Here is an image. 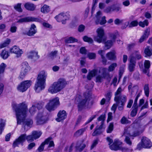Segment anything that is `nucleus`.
I'll return each instance as SVG.
<instances>
[{
    "label": "nucleus",
    "mask_w": 152,
    "mask_h": 152,
    "mask_svg": "<svg viewBox=\"0 0 152 152\" xmlns=\"http://www.w3.org/2000/svg\"><path fill=\"white\" fill-rule=\"evenodd\" d=\"M13 107L16 113L17 124H20L21 122L24 121L26 117L27 106L23 102L18 104H14Z\"/></svg>",
    "instance_id": "obj_1"
},
{
    "label": "nucleus",
    "mask_w": 152,
    "mask_h": 152,
    "mask_svg": "<svg viewBox=\"0 0 152 152\" xmlns=\"http://www.w3.org/2000/svg\"><path fill=\"white\" fill-rule=\"evenodd\" d=\"M96 75V81L97 82L101 83L104 79L109 75V73L107 72V69L103 68L101 70H98L97 69H94L88 73L87 76V79L90 80L92 78Z\"/></svg>",
    "instance_id": "obj_2"
},
{
    "label": "nucleus",
    "mask_w": 152,
    "mask_h": 152,
    "mask_svg": "<svg viewBox=\"0 0 152 152\" xmlns=\"http://www.w3.org/2000/svg\"><path fill=\"white\" fill-rule=\"evenodd\" d=\"M123 91L121 87H120L115 93L114 101L116 102V104L118 106V110L120 111L123 110L127 100L125 95L121 94Z\"/></svg>",
    "instance_id": "obj_3"
},
{
    "label": "nucleus",
    "mask_w": 152,
    "mask_h": 152,
    "mask_svg": "<svg viewBox=\"0 0 152 152\" xmlns=\"http://www.w3.org/2000/svg\"><path fill=\"white\" fill-rule=\"evenodd\" d=\"M47 77V74L44 71H41L38 75L35 85V90L37 92H39L45 88Z\"/></svg>",
    "instance_id": "obj_4"
},
{
    "label": "nucleus",
    "mask_w": 152,
    "mask_h": 152,
    "mask_svg": "<svg viewBox=\"0 0 152 152\" xmlns=\"http://www.w3.org/2000/svg\"><path fill=\"white\" fill-rule=\"evenodd\" d=\"M90 100V96L88 93H84L83 96L77 95L75 98V101L78 102V110L81 111L84 107L88 106Z\"/></svg>",
    "instance_id": "obj_5"
},
{
    "label": "nucleus",
    "mask_w": 152,
    "mask_h": 152,
    "mask_svg": "<svg viewBox=\"0 0 152 152\" xmlns=\"http://www.w3.org/2000/svg\"><path fill=\"white\" fill-rule=\"evenodd\" d=\"M66 84V82L64 79L60 78L50 87L48 91L52 94L57 93L63 89Z\"/></svg>",
    "instance_id": "obj_6"
},
{
    "label": "nucleus",
    "mask_w": 152,
    "mask_h": 152,
    "mask_svg": "<svg viewBox=\"0 0 152 152\" xmlns=\"http://www.w3.org/2000/svg\"><path fill=\"white\" fill-rule=\"evenodd\" d=\"M26 140L28 142H32L34 141V139L32 134L27 136L25 134H22L14 142L12 145L13 147L15 148L18 146L20 144L23 145V143L25 142Z\"/></svg>",
    "instance_id": "obj_7"
},
{
    "label": "nucleus",
    "mask_w": 152,
    "mask_h": 152,
    "mask_svg": "<svg viewBox=\"0 0 152 152\" xmlns=\"http://www.w3.org/2000/svg\"><path fill=\"white\" fill-rule=\"evenodd\" d=\"M52 138L50 137L45 139V141L42 142L41 145L38 148L37 151L38 152H41L43 151L45 146L47 145V149L48 150H51V148L54 147V144L53 141L51 140Z\"/></svg>",
    "instance_id": "obj_8"
},
{
    "label": "nucleus",
    "mask_w": 152,
    "mask_h": 152,
    "mask_svg": "<svg viewBox=\"0 0 152 152\" xmlns=\"http://www.w3.org/2000/svg\"><path fill=\"white\" fill-rule=\"evenodd\" d=\"M60 105L59 99L56 97L50 100L46 106V108L49 111L54 110Z\"/></svg>",
    "instance_id": "obj_9"
},
{
    "label": "nucleus",
    "mask_w": 152,
    "mask_h": 152,
    "mask_svg": "<svg viewBox=\"0 0 152 152\" xmlns=\"http://www.w3.org/2000/svg\"><path fill=\"white\" fill-rule=\"evenodd\" d=\"M31 80H26L21 82L17 86V90L20 92H23L26 91L31 85Z\"/></svg>",
    "instance_id": "obj_10"
},
{
    "label": "nucleus",
    "mask_w": 152,
    "mask_h": 152,
    "mask_svg": "<svg viewBox=\"0 0 152 152\" xmlns=\"http://www.w3.org/2000/svg\"><path fill=\"white\" fill-rule=\"evenodd\" d=\"M22 68L20 75L18 77L19 79L21 80L23 79L28 72L30 70V66L27 62H24L22 63Z\"/></svg>",
    "instance_id": "obj_11"
},
{
    "label": "nucleus",
    "mask_w": 152,
    "mask_h": 152,
    "mask_svg": "<svg viewBox=\"0 0 152 152\" xmlns=\"http://www.w3.org/2000/svg\"><path fill=\"white\" fill-rule=\"evenodd\" d=\"M97 33V36L94 37V40L99 43L104 41L105 39L103 38L104 35V31L103 28H99L96 30Z\"/></svg>",
    "instance_id": "obj_12"
},
{
    "label": "nucleus",
    "mask_w": 152,
    "mask_h": 152,
    "mask_svg": "<svg viewBox=\"0 0 152 152\" xmlns=\"http://www.w3.org/2000/svg\"><path fill=\"white\" fill-rule=\"evenodd\" d=\"M101 15L102 13L100 11H98L97 12L96 15V20L95 21V23L96 24H100L101 25H103L106 22V17L105 16L102 17L100 20Z\"/></svg>",
    "instance_id": "obj_13"
},
{
    "label": "nucleus",
    "mask_w": 152,
    "mask_h": 152,
    "mask_svg": "<svg viewBox=\"0 0 152 152\" xmlns=\"http://www.w3.org/2000/svg\"><path fill=\"white\" fill-rule=\"evenodd\" d=\"M47 117L44 115L42 112L39 113L36 117L37 122L38 124H41L45 123L47 120Z\"/></svg>",
    "instance_id": "obj_14"
},
{
    "label": "nucleus",
    "mask_w": 152,
    "mask_h": 152,
    "mask_svg": "<svg viewBox=\"0 0 152 152\" xmlns=\"http://www.w3.org/2000/svg\"><path fill=\"white\" fill-rule=\"evenodd\" d=\"M33 21L40 22V20L34 17H28L19 19L17 21V23H22Z\"/></svg>",
    "instance_id": "obj_15"
},
{
    "label": "nucleus",
    "mask_w": 152,
    "mask_h": 152,
    "mask_svg": "<svg viewBox=\"0 0 152 152\" xmlns=\"http://www.w3.org/2000/svg\"><path fill=\"white\" fill-rule=\"evenodd\" d=\"M69 16L65 14L61 13L55 17V18L58 22H62L64 24L66 23L65 20H68L69 18Z\"/></svg>",
    "instance_id": "obj_16"
},
{
    "label": "nucleus",
    "mask_w": 152,
    "mask_h": 152,
    "mask_svg": "<svg viewBox=\"0 0 152 152\" xmlns=\"http://www.w3.org/2000/svg\"><path fill=\"white\" fill-rule=\"evenodd\" d=\"M151 66L150 62L148 60H145L144 62V68L142 69L143 73L146 74L148 77L150 76L149 68Z\"/></svg>",
    "instance_id": "obj_17"
},
{
    "label": "nucleus",
    "mask_w": 152,
    "mask_h": 152,
    "mask_svg": "<svg viewBox=\"0 0 152 152\" xmlns=\"http://www.w3.org/2000/svg\"><path fill=\"white\" fill-rule=\"evenodd\" d=\"M142 143L143 148H150L152 146V143L148 138L144 137L141 140Z\"/></svg>",
    "instance_id": "obj_18"
},
{
    "label": "nucleus",
    "mask_w": 152,
    "mask_h": 152,
    "mask_svg": "<svg viewBox=\"0 0 152 152\" xmlns=\"http://www.w3.org/2000/svg\"><path fill=\"white\" fill-rule=\"evenodd\" d=\"M142 56L139 50H134L130 56V59L136 61V59L140 60Z\"/></svg>",
    "instance_id": "obj_19"
},
{
    "label": "nucleus",
    "mask_w": 152,
    "mask_h": 152,
    "mask_svg": "<svg viewBox=\"0 0 152 152\" xmlns=\"http://www.w3.org/2000/svg\"><path fill=\"white\" fill-rule=\"evenodd\" d=\"M122 144V142L118 140H115L113 144L110 145V148L112 150L117 151L119 150L120 145Z\"/></svg>",
    "instance_id": "obj_20"
},
{
    "label": "nucleus",
    "mask_w": 152,
    "mask_h": 152,
    "mask_svg": "<svg viewBox=\"0 0 152 152\" xmlns=\"http://www.w3.org/2000/svg\"><path fill=\"white\" fill-rule=\"evenodd\" d=\"M66 113L65 110H60L57 114L58 118L56 119V120L58 122H60L65 119L66 118Z\"/></svg>",
    "instance_id": "obj_21"
},
{
    "label": "nucleus",
    "mask_w": 152,
    "mask_h": 152,
    "mask_svg": "<svg viewBox=\"0 0 152 152\" xmlns=\"http://www.w3.org/2000/svg\"><path fill=\"white\" fill-rule=\"evenodd\" d=\"M10 52L11 53H14L16 54L18 57L20 56L23 53L22 50L20 49L18 47L16 46H14L10 49Z\"/></svg>",
    "instance_id": "obj_22"
},
{
    "label": "nucleus",
    "mask_w": 152,
    "mask_h": 152,
    "mask_svg": "<svg viewBox=\"0 0 152 152\" xmlns=\"http://www.w3.org/2000/svg\"><path fill=\"white\" fill-rule=\"evenodd\" d=\"M136 61L129 59V63L128 65V69L130 72H133L135 69Z\"/></svg>",
    "instance_id": "obj_23"
},
{
    "label": "nucleus",
    "mask_w": 152,
    "mask_h": 152,
    "mask_svg": "<svg viewBox=\"0 0 152 152\" xmlns=\"http://www.w3.org/2000/svg\"><path fill=\"white\" fill-rule=\"evenodd\" d=\"M36 32V26L34 24H32L29 30L27 32L26 34L28 36H31L34 35Z\"/></svg>",
    "instance_id": "obj_24"
},
{
    "label": "nucleus",
    "mask_w": 152,
    "mask_h": 152,
    "mask_svg": "<svg viewBox=\"0 0 152 152\" xmlns=\"http://www.w3.org/2000/svg\"><path fill=\"white\" fill-rule=\"evenodd\" d=\"M104 130L103 125H101L99 127H96V129L92 133L93 136H96L97 135L101 134Z\"/></svg>",
    "instance_id": "obj_25"
},
{
    "label": "nucleus",
    "mask_w": 152,
    "mask_h": 152,
    "mask_svg": "<svg viewBox=\"0 0 152 152\" xmlns=\"http://www.w3.org/2000/svg\"><path fill=\"white\" fill-rule=\"evenodd\" d=\"M134 130V128L131 127L125 128L122 136H131L132 131Z\"/></svg>",
    "instance_id": "obj_26"
},
{
    "label": "nucleus",
    "mask_w": 152,
    "mask_h": 152,
    "mask_svg": "<svg viewBox=\"0 0 152 152\" xmlns=\"http://www.w3.org/2000/svg\"><path fill=\"white\" fill-rule=\"evenodd\" d=\"M32 124L33 121L31 119L26 120L23 122V125L24 128V129L26 130V131L27 130L31 128Z\"/></svg>",
    "instance_id": "obj_27"
},
{
    "label": "nucleus",
    "mask_w": 152,
    "mask_h": 152,
    "mask_svg": "<svg viewBox=\"0 0 152 152\" xmlns=\"http://www.w3.org/2000/svg\"><path fill=\"white\" fill-rule=\"evenodd\" d=\"M28 58L34 60L37 59L39 58V56L38 55V52L35 51L30 52L28 53Z\"/></svg>",
    "instance_id": "obj_28"
},
{
    "label": "nucleus",
    "mask_w": 152,
    "mask_h": 152,
    "mask_svg": "<svg viewBox=\"0 0 152 152\" xmlns=\"http://www.w3.org/2000/svg\"><path fill=\"white\" fill-rule=\"evenodd\" d=\"M115 54L116 52L115 51H112L106 54V57L109 60H115L116 58V56L115 55Z\"/></svg>",
    "instance_id": "obj_29"
},
{
    "label": "nucleus",
    "mask_w": 152,
    "mask_h": 152,
    "mask_svg": "<svg viewBox=\"0 0 152 152\" xmlns=\"http://www.w3.org/2000/svg\"><path fill=\"white\" fill-rule=\"evenodd\" d=\"M144 53L145 57L150 56L152 55V48L149 46H146L145 48Z\"/></svg>",
    "instance_id": "obj_30"
},
{
    "label": "nucleus",
    "mask_w": 152,
    "mask_h": 152,
    "mask_svg": "<svg viewBox=\"0 0 152 152\" xmlns=\"http://www.w3.org/2000/svg\"><path fill=\"white\" fill-rule=\"evenodd\" d=\"M24 7L27 10L30 11L34 10L36 8L34 4L29 2L26 3L24 5Z\"/></svg>",
    "instance_id": "obj_31"
},
{
    "label": "nucleus",
    "mask_w": 152,
    "mask_h": 152,
    "mask_svg": "<svg viewBox=\"0 0 152 152\" xmlns=\"http://www.w3.org/2000/svg\"><path fill=\"white\" fill-rule=\"evenodd\" d=\"M0 56L3 59H6L10 56V55L8 52L5 49H4L2 51L0 54Z\"/></svg>",
    "instance_id": "obj_32"
},
{
    "label": "nucleus",
    "mask_w": 152,
    "mask_h": 152,
    "mask_svg": "<svg viewBox=\"0 0 152 152\" xmlns=\"http://www.w3.org/2000/svg\"><path fill=\"white\" fill-rule=\"evenodd\" d=\"M6 66V65L4 63H2L0 65V80L3 77L2 74L4 73Z\"/></svg>",
    "instance_id": "obj_33"
},
{
    "label": "nucleus",
    "mask_w": 152,
    "mask_h": 152,
    "mask_svg": "<svg viewBox=\"0 0 152 152\" xmlns=\"http://www.w3.org/2000/svg\"><path fill=\"white\" fill-rule=\"evenodd\" d=\"M6 121L2 119H0V134L2 133L5 126Z\"/></svg>",
    "instance_id": "obj_34"
},
{
    "label": "nucleus",
    "mask_w": 152,
    "mask_h": 152,
    "mask_svg": "<svg viewBox=\"0 0 152 152\" xmlns=\"http://www.w3.org/2000/svg\"><path fill=\"white\" fill-rule=\"evenodd\" d=\"M86 129L83 128L77 130L74 134V136L77 137L83 135V133L85 131Z\"/></svg>",
    "instance_id": "obj_35"
},
{
    "label": "nucleus",
    "mask_w": 152,
    "mask_h": 152,
    "mask_svg": "<svg viewBox=\"0 0 152 152\" xmlns=\"http://www.w3.org/2000/svg\"><path fill=\"white\" fill-rule=\"evenodd\" d=\"M77 40L75 38L72 37H69V38H66L65 40V42L66 43H73L75 42H77Z\"/></svg>",
    "instance_id": "obj_36"
},
{
    "label": "nucleus",
    "mask_w": 152,
    "mask_h": 152,
    "mask_svg": "<svg viewBox=\"0 0 152 152\" xmlns=\"http://www.w3.org/2000/svg\"><path fill=\"white\" fill-rule=\"evenodd\" d=\"M42 134L41 132H38L36 131H34L32 133V135L34 139L39 138Z\"/></svg>",
    "instance_id": "obj_37"
},
{
    "label": "nucleus",
    "mask_w": 152,
    "mask_h": 152,
    "mask_svg": "<svg viewBox=\"0 0 152 152\" xmlns=\"http://www.w3.org/2000/svg\"><path fill=\"white\" fill-rule=\"evenodd\" d=\"M113 42L112 40H108L105 42V49L106 50L110 48L113 45Z\"/></svg>",
    "instance_id": "obj_38"
},
{
    "label": "nucleus",
    "mask_w": 152,
    "mask_h": 152,
    "mask_svg": "<svg viewBox=\"0 0 152 152\" xmlns=\"http://www.w3.org/2000/svg\"><path fill=\"white\" fill-rule=\"evenodd\" d=\"M10 40L9 39H7L3 43L0 44V49L7 46L10 43Z\"/></svg>",
    "instance_id": "obj_39"
},
{
    "label": "nucleus",
    "mask_w": 152,
    "mask_h": 152,
    "mask_svg": "<svg viewBox=\"0 0 152 152\" xmlns=\"http://www.w3.org/2000/svg\"><path fill=\"white\" fill-rule=\"evenodd\" d=\"M41 11L44 13H47L50 10L49 7L47 5H44L41 9Z\"/></svg>",
    "instance_id": "obj_40"
},
{
    "label": "nucleus",
    "mask_w": 152,
    "mask_h": 152,
    "mask_svg": "<svg viewBox=\"0 0 152 152\" xmlns=\"http://www.w3.org/2000/svg\"><path fill=\"white\" fill-rule=\"evenodd\" d=\"M138 107V106L136 107L133 106L132 107L133 109L130 114L132 117H134L136 115Z\"/></svg>",
    "instance_id": "obj_41"
},
{
    "label": "nucleus",
    "mask_w": 152,
    "mask_h": 152,
    "mask_svg": "<svg viewBox=\"0 0 152 152\" xmlns=\"http://www.w3.org/2000/svg\"><path fill=\"white\" fill-rule=\"evenodd\" d=\"M117 66V64L116 63H112L109 66L108 68V70L109 72L113 71L115 68Z\"/></svg>",
    "instance_id": "obj_42"
},
{
    "label": "nucleus",
    "mask_w": 152,
    "mask_h": 152,
    "mask_svg": "<svg viewBox=\"0 0 152 152\" xmlns=\"http://www.w3.org/2000/svg\"><path fill=\"white\" fill-rule=\"evenodd\" d=\"M148 84H145L144 87V90L146 96L148 97L149 95V88Z\"/></svg>",
    "instance_id": "obj_43"
},
{
    "label": "nucleus",
    "mask_w": 152,
    "mask_h": 152,
    "mask_svg": "<svg viewBox=\"0 0 152 152\" xmlns=\"http://www.w3.org/2000/svg\"><path fill=\"white\" fill-rule=\"evenodd\" d=\"M114 125L112 123H110L107 129V132L108 133H110L112 132L113 129Z\"/></svg>",
    "instance_id": "obj_44"
},
{
    "label": "nucleus",
    "mask_w": 152,
    "mask_h": 152,
    "mask_svg": "<svg viewBox=\"0 0 152 152\" xmlns=\"http://www.w3.org/2000/svg\"><path fill=\"white\" fill-rule=\"evenodd\" d=\"M120 122L122 124H127L130 123L131 121H129L124 116H123L121 119Z\"/></svg>",
    "instance_id": "obj_45"
},
{
    "label": "nucleus",
    "mask_w": 152,
    "mask_h": 152,
    "mask_svg": "<svg viewBox=\"0 0 152 152\" xmlns=\"http://www.w3.org/2000/svg\"><path fill=\"white\" fill-rule=\"evenodd\" d=\"M83 39L85 42H88L89 43L91 44L93 42V40L91 38L86 36H84L83 38Z\"/></svg>",
    "instance_id": "obj_46"
},
{
    "label": "nucleus",
    "mask_w": 152,
    "mask_h": 152,
    "mask_svg": "<svg viewBox=\"0 0 152 152\" xmlns=\"http://www.w3.org/2000/svg\"><path fill=\"white\" fill-rule=\"evenodd\" d=\"M37 111V110L35 106V105L32 104V107L30 108L29 112L32 115H34Z\"/></svg>",
    "instance_id": "obj_47"
},
{
    "label": "nucleus",
    "mask_w": 152,
    "mask_h": 152,
    "mask_svg": "<svg viewBox=\"0 0 152 152\" xmlns=\"http://www.w3.org/2000/svg\"><path fill=\"white\" fill-rule=\"evenodd\" d=\"M105 114H102L98 118L97 120L98 121H101V125H103L104 122L105 120Z\"/></svg>",
    "instance_id": "obj_48"
},
{
    "label": "nucleus",
    "mask_w": 152,
    "mask_h": 152,
    "mask_svg": "<svg viewBox=\"0 0 152 152\" xmlns=\"http://www.w3.org/2000/svg\"><path fill=\"white\" fill-rule=\"evenodd\" d=\"M44 102H38L35 103L34 105H35V106H36L37 109L39 110L42 109L43 105Z\"/></svg>",
    "instance_id": "obj_49"
},
{
    "label": "nucleus",
    "mask_w": 152,
    "mask_h": 152,
    "mask_svg": "<svg viewBox=\"0 0 152 152\" xmlns=\"http://www.w3.org/2000/svg\"><path fill=\"white\" fill-rule=\"evenodd\" d=\"M21 4L18 3L14 6V8L17 11L19 12H21L22 11V10L21 8Z\"/></svg>",
    "instance_id": "obj_50"
},
{
    "label": "nucleus",
    "mask_w": 152,
    "mask_h": 152,
    "mask_svg": "<svg viewBox=\"0 0 152 152\" xmlns=\"http://www.w3.org/2000/svg\"><path fill=\"white\" fill-rule=\"evenodd\" d=\"M125 138L124 140L125 142L129 146H131L132 145V141L129 138V136H124Z\"/></svg>",
    "instance_id": "obj_51"
},
{
    "label": "nucleus",
    "mask_w": 152,
    "mask_h": 152,
    "mask_svg": "<svg viewBox=\"0 0 152 152\" xmlns=\"http://www.w3.org/2000/svg\"><path fill=\"white\" fill-rule=\"evenodd\" d=\"M148 24V20H145L143 22L140 21L139 23V25L142 27H144L145 25L147 26Z\"/></svg>",
    "instance_id": "obj_52"
},
{
    "label": "nucleus",
    "mask_w": 152,
    "mask_h": 152,
    "mask_svg": "<svg viewBox=\"0 0 152 152\" xmlns=\"http://www.w3.org/2000/svg\"><path fill=\"white\" fill-rule=\"evenodd\" d=\"M85 147L86 145L84 144H81L80 146H79L78 142H77L76 146L77 149L79 151H81Z\"/></svg>",
    "instance_id": "obj_53"
},
{
    "label": "nucleus",
    "mask_w": 152,
    "mask_h": 152,
    "mask_svg": "<svg viewBox=\"0 0 152 152\" xmlns=\"http://www.w3.org/2000/svg\"><path fill=\"white\" fill-rule=\"evenodd\" d=\"M137 87V86H134L132 87V83H130L128 86V89L129 91V92H131L132 94V92L134 91L135 88Z\"/></svg>",
    "instance_id": "obj_54"
},
{
    "label": "nucleus",
    "mask_w": 152,
    "mask_h": 152,
    "mask_svg": "<svg viewBox=\"0 0 152 152\" xmlns=\"http://www.w3.org/2000/svg\"><path fill=\"white\" fill-rule=\"evenodd\" d=\"M112 12L115 11L117 12L119 11L121 9L120 7L116 5H112Z\"/></svg>",
    "instance_id": "obj_55"
},
{
    "label": "nucleus",
    "mask_w": 152,
    "mask_h": 152,
    "mask_svg": "<svg viewBox=\"0 0 152 152\" xmlns=\"http://www.w3.org/2000/svg\"><path fill=\"white\" fill-rule=\"evenodd\" d=\"M140 74L139 72H135L133 75V77L136 80H140Z\"/></svg>",
    "instance_id": "obj_56"
},
{
    "label": "nucleus",
    "mask_w": 152,
    "mask_h": 152,
    "mask_svg": "<svg viewBox=\"0 0 152 152\" xmlns=\"http://www.w3.org/2000/svg\"><path fill=\"white\" fill-rule=\"evenodd\" d=\"M138 23L137 20H134L131 22L129 26L130 28L136 26H137Z\"/></svg>",
    "instance_id": "obj_57"
},
{
    "label": "nucleus",
    "mask_w": 152,
    "mask_h": 152,
    "mask_svg": "<svg viewBox=\"0 0 152 152\" xmlns=\"http://www.w3.org/2000/svg\"><path fill=\"white\" fill-rule=\"evenodd\" d=\"M150 29H147L145 30L144 34L143 35L145 38H147L150 34Z\"/></svg>",
    "instance_id": "obj_58"
},
{
    "label": "nucleus",
    "mask_w": 152,
    "mask_h": 152,
    "mask_svg": "<svg viewBox=\"0 0 152 152\" xmlns=\"http://www.w3.org/2000/svg\"><path fill=\"white\" fill-rule=\"evenodd\" d=\"M134 130L132 131V135H131V136L136 137L139 136L140 134V132L138 131H134Z\"/></svg>",
    "instance_id": "obj_59"
},
{
    "label": "nucleus",
    "mask_w": 152,
    "mask_h": 152,
    "mask_svg": "<svg viewBox=\"0 0 152 152\" xmlns=\"http://www.w3.org/2000/svg\"><path fill=\"white\" fill-rule=\"evenodd\" d=\"M42 24L43 26L45 28H52V26L50 24H49V23L47 22H43Z\"/></svg>",
    "instance_id": "obj_60"
},
{
    "label": "nucleus",
    "mask_w": 152,
    "mask_h": 152,
    "mask_svg": "<svg viewBox=\"0 0 152 152\" xmlns=\"http://www.w3.org/2000/svg\"><path fill=\"white\" fill-rule=\"evenodd\" d=\"M58 52L57 51L51 52L49 55V56L51 58H53L54 57H56V54Z\"/></svg>",
    "instance_id": "obj_61"
},
{
    "label": "nucleus",
    "mask_w": 152,
    "mask_h": 152,
    "mask_svg": "<svg viewBox=\"0 0 152 152\" xmlns=\"http://www.w3.org/2000/svg\"><path fill=\"white\" fill-rule=\"evenodd\" d=\"M124 21V20H120L118 18L116 19L114 21L115 24L117 25H118L122 23Z\"/></svg>",
    "instance_id": "obj_62"
},
{
    "label": "nucleus",
    "mask_w": 152,
    "mask_h": 152,
    "mask_svg": "<svg viewBox=\"0 0 152 152\" xmlns=\"http://www.w3.org/2000/svg\"><path fill=\"white\" fill-rule=\"evenodd\" d=\"M88 56L90 59H94L96 58V54L94 53H89L88 54Z\"/></svg>",
    "instance_id": "obj_63"
},
{
    "label": "nucleus",
    "mask_w": 152,
    "mask_h": 152,
    "mask_svg": "<svg viewBox=\"0 0 152 152\" xmlns=\"http://www.w3.org/2000/svg\"><path fill=\"white\" fill-rule=\"evenodd\" d=\"M124 67L121 66L119 70V76L121 77L124 72Z\"/></svg>",
    "instance_id": "obj_64"
}]
</instances>
